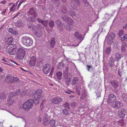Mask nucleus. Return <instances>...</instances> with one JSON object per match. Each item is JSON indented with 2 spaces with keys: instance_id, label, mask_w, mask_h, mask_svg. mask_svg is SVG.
<instances>
[{
  "instance_id": "1",
  "label": "nucleus",
  "mask_w": 127,
  "mask_h": 127,
  "mask_svg": "<svg viewBox=\"0 0 127 127\" xmlns=\"http://www.w3.org/2000/svg\"><path fill=\"white\" fill-rule=\"evenodd\" d=\"M54 68L53 67L51 68V65L49 64H45L43 68V72L46 74H48L50 71V73L48 75L49 77L52 76L54 71Z\"/></svg>"
},
{
  "instance_id": "2",
  "label": "nucleus",
  "mask_w": 127,
  "mask_h": 127,
  "mask_svg": "<svg viewBox=\"0 0 127 127\" xmlns=\"http://www.w3.org/2000/svg\"><path fill=\"white\" fill-rule=\"evenodd\" d=\"M34 101L33 99H30L25 102L22 105V108L26 111L29 110L33 106Z\"/></svg>"
},
{
  "instance_id": "3",
  "label": "nucleus",
  "mask_w": 127,
  "mask_h": 127,
  "mask_svg": "<svg viewBox=\"0 0 127 127\" xmlns=\"http://www.w3.org/2000/svg\"><path fill=\"white\" fill-rule=\"evenodd\" d=\"M112 102V103H111L110 105L114 109L120 108L123 106V104L121 102L118 100L117 99Z\"/></svg>"
},
{
  "instance_id": "4",
  "label": "nucleus",
  "mask_w": 127,
  "mask_h": 127,
  "mask_svg": "<svg viewBox=\"0 0 127 127\" xmlns=\"http://www.w3.org/2000/svg\"><path fill=\"white\" fill-rule=\"evenodd\" d=\"M22 41L23 43L27 46L32 45L33 43L32 39L30 37L26 36L22 38Z\"/></svg>"
},
{
  "instance_id": "5",
  "label": "nucleus",
  "mask_w": 127,
  "mask_h": 127,
  "mask_svg": "<svg viewBox=\"0 0 127 127\" xmlns=\"http://www.w3.org/2000/svg\"><path fill=\"white\" fill-rule=\"evenodd\" d=\"M25 51L21 48H19L16 52V57L17 59L20 60L23 59L25 55Z\"/></svg>"
},
{
  "instance_id": "6",
  "label": "nucleus",
  "mask_w": 127,
  "mask_h": 127,
  "mask_svg": "<svg viewBox=\"0 0 127 127\" xmlns=\"http://www.w3.org/2000/svg\"><path fill=\"white\" fill-rule=\"evenodd\" d=\"M73 23V22L71 19L69 18L66 23H64L63 25L64 28L66 30H71V28L70 25H72Z\"/></svg>"
},
{
  "instance_id": "7",
  "label": "nucleus",
  "mask_w": 127,
  "mask_h": 127,
  "mask_svg": "<svg viewBox=\"0 0 127 127\" xmlns=\"http://www.w3.org/2000/svg\"><path fill=\"white\" fill-rule=\"evenodd\" d=\"M117 97L113 94H109L108 97L107 102L110 105L112 102L117 99Z\"/></svg>"
},
{
  "instance_id": "8",
  "label": "nucleus",
  "mask_w": 127,
  "mask_h": 127,
  "mask_svg": "<svg viewBox=\"0 0 127 127\" xmlns=\"http://www.w3.org/2000/svg\"><path fill=\"white\" fill-rule=\"evenodd\" d=\"M42 92V91L40 89L38 90L35 92L33 95V97L34 98H40Z\"/></svg>"
},
{
  "instance_id": "9",
  "label": "nucleus",
  "mask_w": 127,
  "mask_h": 127,
  "mask_svg": "<svg viewBox=\"0 0 127 127\" xmlns=\"http://www.w3.org/2000/svg\"><path fill=\"white\" fill-rule=\"evenodd\" d=\"M63 101V99L60 97H56L51 100V103L54 104H59Z\"/></svg>"
},
{
  "instance_id": "10",
  "label": "nucleus",
  "mask_w": 127,
  "mask_h": 127,
  "mask_svg": "<svg viewBox=\"0 0 127 127\" xmlns=\"http://www.w3.org/2000/svg\"><path fill=\"white\" fill-rule=\"evenodd\" d=\"M115 36V34L112 33L109 35L107 38H106L105 40H106L108 44H110L112 43V40L114 38Z\"/></svg>"
},
{
  "instance_id": "11",
  "label": "nucleus",
  "mask_w": 127,
  "mask_h": 127,
  "mask_svg": "<svg viewBox=\"0 0 127 127\" xmlns=\"http://www.w3.org/2000/svg\"><path fill=\"white\" fill-rule=\"evenodd\" d=\"M29 15L31 16H37L36 12L35 9L33 8H32L30 9L29 11L27 13Z\"/></svg>"
},
{
  "instance_id": "12",
  "label": "nucleus",
  "mask_w": 127,
  "mask_h": 127,
  "mask_svg": "<svg viewBox=\"0 0 127 127\" xmlns=\"http://www.w3.org/2000/svg\"><path fill=\"white\" fill-rule=\"evenodd\" d=\"M112 87L114 89H116L118 88L120 84L119 82L117 80H113L110 82Z\"/></svg>"
},
{
  "instance_id": "13",
  "label": "nucleus",
  "mask_w": 127,
  "mask_h": 127,
  "mask_svg": "<svg viewBox=\"0 0 127 127\" xmlns=\"http://www.w3.org/2000/svg\"><path fill=\"white\" fill-rule=\"evenodd\" d=\"M10 45H8L7 46L5 49V51L7 53H8L11 55H13L14 53L13 52V50L12 47Z\"/></svg>"
},
{
  "instance_id": "14",
  "label": "nucleus",
  "mask_w": 127,
  "mask_h": 127,
  "mask_svg": "<svg viewBox=\"0 0 127 127\" xmlns=\"http://www.w3.org/2000/svg\"><path fill=\"white\" fill-rule=\"evenodd\" d=\"M36 61L35 57H33L31 58V60L29 62L30 65L32 66H34Z\"/></svg>"
},
{
  "instance_id": "15",
  "label": "nucleus",
  "mask_w": 127,
  "mask_h": 127,
  "mask_svg": "<svg viewBox=\"0 0 127 127\" xmlns=\"http://www.w3.org/2000/svg\"><path fill=\"white\" fill-rule=\"evenodd\" d=\"M87 95L86 90L85 89H83L81 91V100L85 99Z\"/></svg>"
},
{
  "instance_id": "16",
  "label": "nucleus",
  "mask_w": 127,
  "mask_h": 127,
  "mask_svg": "<svg viewBox=\"0 0 127 127\" xmlns=\"http://www.w3.org/2000/svg\"><path fill=\"white\" fill-rule=\"evenodd\" d=\"M114 56H112L108 61L109 66L110 67L113 66L114 65Z\"/></svg>"
},
{
  "instance_id": "17",
  "label": "nucleus",
  "mask_w": 127,
  "mask_h": 127,
  "mask_svg": "<svg viewBox=\"0 0 127 127\" xmlns=\"http://www.w3.org/2000/svg\"><path fill=\"white\" fill-rule=\"evenodd\" d=\"M126 111L124 109H122L119 112V115L120 117L123 118L125 116L126 114Z\"/></svg>"
},
{
  "instance_id": "18",
  "label": "nucleus",
  "mask_w": 127,
  "mask_h": 127,
  "mask_svg": "<svg viewBox=\"0 0 127 127\" xmlns=\"http://www.w3.org/2000/svg\"><path fill=\"white\" fill-rule=\"evenodd\" d=\"M29 90L26 89H24L21 92V94L22 96H26V95H30L31 93L30 94V92L29 93H28L29 92Z\"/></svg>"
},
{
  "instance_id": "19",
  "label": "nucleus",
  "mask_w": 127,
  "mask_h": 127,
  "mask_svg": "<svg viewBox=\"0 0 127 127\" xmlns=\"http://www.w3.org/2000/svg\"><path fill=\"white\" fill-rule=\"evenodd\" d=\"M13 78L11 75H8L5 78V81L7 83L13 82Z\"/></svg>"
},
{
  "instance_id": "20",
  "label": "nucleus",
  "mask_w": 127,
  "mask_h": 127,
  "mask_svg": "<svg viewBox=\"0 0 127 127\" xmlns=\"http://www.w3.org/2000/svg\"><path fill=\"white\" fill-rule=\"evenodd\" d=\"M12 96H9V95L7 99V103L9 105H11L14 102V99H12Z\"/></svg>"
},
{
  "instance_id": "21",
  "label": "nucleus",
  "mask_w": 127,
  "mask_h": 127,
  "mask_svg": "<svg viewBox=\"0 0 127 127\" xmlns=\"http://www.w3.org/2000/svg\"><path fill=\"white\" fill-rule=\"evenodd\" d=\"M28 28L31 30H34L37 28L34 24L30 23L28 25Z\"/></svg>"
},
{
  "instance_id": "22",
  "label": "nucleus",
  "mask_w": 127,
  "mask_h": 127,
  "mask_svg": "<svg viewBox=\"0 0 127 127\" xmlns=\"http://www.w3.org/2000/svg\"><path fill=\"white\" fill-rule=\"evenodd\" d=\"M49 42L50 44V45L51 47L52 48H53L56 43L55 39L53 37L51 38L50 40L49 41Z\"/></svg>"
},
{
  "instance_id": "23",
  "label": "nucleus",
  "mask_w": 127,
  "mask_h": 127,
  "mask_svg": "<svg viewBox=\"0 0 127 127\" xmlns=\"http://www.w3.org/2000/svg\"><path fill=\"white\" fill-rule=\"evenodd\" d=\"M13 41V38L12 37H9L7 41L5 42V44H6L10 45L11 46H13V44H11Z\"/></svg>"
},
{
  "instance_id": "24",
  "label": "nucleus",
  "mask_w": 127,
  "mask_h": 127,
  "mask_svg": "<svg viewBox=\"0 0 127 127\" xmlns=\"http://www.w3.org/2000/svg\"><path fill=\"white\" fill-rule=\"evenodd\" d=\"M123 57V56L119 53H117L116 54L115 58H114L115 61H118Z\"/></svg>"
},
{
  "instance_id": "25",
  "label": "nucleus",
  "mask_w": 127,
  "mask_h": 127,
  "mask_svg": "<svg viewBox=\"0 0 127 127\" xmlns=\"http://www.w3.org/2000/svg\"><path fill=\"white\" fill-rule=\"evenodd\" d=\"M127 43H123L122 44L121 47V50L122 52H125L126 50V47L127 46Z\"/></svg>"
},
{
  "instance_id": "26",
  "label": "nucleus",
  "mask_w": 127,
  "mask_h": 127,
  "mask_svg": "<svg viewBox=\"0 0 127 127\" xmlns=\"http://www.w3.org/2000/svg\"><path fill=\"white\" fill-rule=\"evenodd\" d=\"M37 16L34 17V16H29V17L27 19L28 21L31 22H35V18Z\"/></svg>"
},
{
  "instance_id": "27",
  "label": "nucleus",
  "mask_w": 127,
  "mask_h": 127,
  "mask_svg": "<svg viewBox=\"0 0 127 127\" xmlns=\"http://www.w3.org/2000/svg\"><path fill=\"white\" fill-rule=\"evenodd\" d=\"M79 81L78 78L76 77H74L73 78L71 84L72 85H74L77 83Z\"/></svg>"
},
{
  "instance_id": "28",
  "label": "nucleus",
  "mask_w": 127,
  "mask_h": 127,
  "mask_svg": "<svg viewBox=\"0 0 127 127\" xmlns=\"http://www.w3.org/2000/svg\"><path fill=\"white\" fill-rule=\"evenodd\" d=\"M68 13L72 16H76V15L75 12L71 8L68 11Z\"/></svg>"
},
{
  "instance_id": "29",
  "label": "nucleus",
  "mask_w": 127,
  "mask_h": 127,
  "mask_svg": "<svg viewBox=\"0 0 127 127\" xmlns=\"http://www.w3.org/2000/svg\"><path fill=\"white\" fill-rule=\"evenodd\" d=\"M35 30H36L35 33V35L38 37H40L42 34L41 31L38 29H36Z\"/></svg>"
},
{
  "instance_id": "30",
  "label": "nucleus",
  "mask_w": 127,
  "mask_h": 127,
  "mask_svg": "<svg viewBox=\"0 0 127 127\" xmlns=\"http://www.w3.org/2000/svg\"><path fill=\"white\" fill-rule=\"evenodd\" d=\"M20 91V90H18L15 93L11 92L9 93V96H12L13 97V96H16L19 94Z\"/></svg>"
},
{
  "instance_id": "31",
  "label": "nucleus",
  "mask_w": 127,
  "mask_h": 127,
  "mask_svg": "<svg viewBox=\"0 0 127 127\" xmlns=\"http://www.w3.org/2000/svg\"><path fill=\"white\" fill-rule=\"evenodd\" d=\"M61 12L63 13H66L67 11V9L66 6L64 5H62L61 6Z\"/></svg>"
},
{
  "instance_id": "32",
  "label": "nucleus",
  "mask_w": 127,
  "mask_h": 127,
  "mask_svg": "<svg viewBox=\"0 0 127 127\" xmlns=\"http://www.w3.org/2000/svg\"><path fill=\"white\" fill-rule=\"evenodd\" d=\"M111 48L110 47H107L106 48L105 51V53L106 54H109L111 51Z\"/></svg>"
},
{
  "instance_id": "33",
  "label": "nucleus",
  "mask_w": 127,
  "mask_h": 127,
  "mask_svg": "<svg viewBox=\"0 0 127 127\" xmlns=\"http://www.w3.org/2000/svg\"><path fill=\"white\" fill-rule=\"evenodd\" d=\"M61 18L65 22V23H66L68 20V19L69 18L67 16L65 15H62Z\"/></svg>"
},
{
  "instance_id": "34",
  "label": "nucleus",
  "mask_w": 127,
  "mask_h": 127,
  "mask_svg": "<svg viewBox=\"0 0 127 127\" xmlns=\"http://www.w3.org/2000/svg\"><path fill=\"white\" fill-rule=\"evenodd\" d=\"M81 87L78 86H77L76 87V90L77 93L79 95H80V90Z\"/></svg>"
},
{
  "instance_id": "35",
  "label": "nucleus",
  "mask_w": 127,
  "mask_h": 127,
  "mask_svg": "<svg viewBox=\"0 0 127 127\" xmlns=\"http://www.w3.org/2000/svg\"><path fill=\"white\" fill-rule=\"evenodd\" d=\"M52 2L57 6L59 5L60 2V0H51Z\"/></svg>"
},
{
  "instance_id": "36",
  "label": "nucleus",
  "mask_w": 127,
  "mask_h": 127,
  "mask_svg": "<svg viewBox=\"0 0 127 127\" xmlns=\"http://www.w3.org/2000/svg\"><path fill=\"white\" fill-rule=\"evenodd\" d=\"M121 40L123 42L125 43L126 40H127V34H125L123 37H122Z\"/></svg>"
},
{
  "instance_id": "37",
  "label": "nucleus",
  "mask_w": 127,
  "mask_h": 127,
  "mask_svg": "<svg viewBox=\"0 0 127 127\" xmlns=\"http://www.w3.org/2000/svg\"><path fill=\"white\" fill-rule=\"evenodd\" d=\"M56 75L58 78L59 79H60L62 78V73L60 71L57 72L56 73Z\"/></svg>"
},
{
  "instance_id": "38",
  "label": "nucleus",
  "mask_w": 127,
  "mask_h": 127,
  "mask_svg": "<svg viewBox=\"0 0 127 127\" xmlns=\"http://www.w3.org/2000/svg\"><path fill=\"white\" fill-rule=\"evenodd\" d=\"M55 25L54 22L53 20H51L49 23L48 25L49 27L52 28L54 27Z\"/></svg>"
},
{
  "instance_id": "39",
  "label": "nucleus",
  "mask_w": 127,
  "mask_h": 127,
  "mask_svg": "<svg viewBox=\"0 0 127 127\" xmlns=\"http://www.w3.org/2000/svg\"><path fill=\"white\" fill-rule=\"evenodd\" d=\"M71 2H74L78 6H80V5L81 2L79 0H71Z\"/></svg>"
},
{
  "instance_id": "40",
  "label": "nucleus",
  "mask_w": 127,
  "mask_h": 127,
  "mask_svg": "<svg viewBox=\"0 0 127 127\" xmlns=\"http://www.w3.org/2000/svg\"><path fill=\"white\" fill-rule=\"evenodd\" d=\"M69 103L67 102H66L64 104H63L64 107L68 109H70V107Z\"/></svg>"
},
{
  "instance_id": "41",
  "label": "nucleus",
  "mask_w": 127,
  "mask_h": 127,
  "mask_svg": "<svg viewBox=\"0 0 127 127\" xmlns=\"http://www.w3.org/2000/svg\"><path fill=\"white\" fill-rule=\"evenodd\" d=\"M8 31L14 34H16L17 33V32L14 30L12 28H9L8 30Z\"/></svg>"
},
{
  "instance_id": "42",
  "label": "nucleus",
  "mask_w": 127,
  "mask_h": 127,
  "mask_svg": "<svg viewBox=\"0 0 127 127\" xmlns=\"http://www.w3.org/2000/svg\"><path fill=\"white\" fill-rule=\"evenodd\" d=\"M69 109H64L63 110L62 112L63 114L67 115L69 114Z\"/></svg>"
},
{
  "instance_id": "43",
  "label": "nucleus",
  "mask_w": 127,
  "mask_h": 127,
  "mask_svg": "<svg viewBox=\"0 0 127 127\" xmlns=\"http://www.w3.org/2000/svg\"><path fill=\"white\" fill-rule=\"evenodd\" d=\"M55 121L54 120H52L50 121L49 124H50L51 125H52V127H55Z\"/></svg>"
},
{
  "instance_id": "44",
  "label": "nucleus",
  "mask_w": 127,
  "mask_h": 127,
  "mask_svg": "<svg viewBox=\"0 0 127 127\" xmlns=\"http://www.w3.org/2000/svg\"><path fill=\"white\" fill-rule=\"evenodd\" d=\"M6 97L7 96L4 93H2L0 94V97L1 99L6 98Z\"/></svg>"
},
{
  "instance_id": "45",
  "label": "nucleus",
  "mask_w": 127,
  "mask_h": 127,
  "mask_svg": "<svg viewBox=\"0 0 127 127\" xmlns=\"http://www.w3.org/2000/svg\"><path fill=\"white\" fill-rule=\"evenodd\" d=\"M49 118L44 119L43 124L44 125L46 126L49 124V122H48L49 121Z\"/></svg>"
},
{
  "instance_id": "46",
  "label": "nucleus",
  "mask_w": 127,
  "mask_h": 127,
  "mask_svg": "<svg viewBox=\"0 0 127 127\" xmlns=\"http://www.w3.org/2000/svg\"><path fill=\"white\" fill-rule=\"evenodd\" d=\"M55 23L56 24L57 27L59 26L60 25H62V26H63V23H62L61 22L59 19L55 21Z\"/></svg>"
},
{
  "instance_id": "47",
  "label": "nucleus",
  "mask_w": 127,
  "mask_h": 127,
  "mask_svg": "<svg viewBox=\"0 0 127 127\" xmlns=\"http://www.w3.org/2000/svg\"><path fill=\"white\" fill-rule=\"evenodd\" d=\"M15 82L16 83H19L20 82L19 78L16 77L14 76L13 78V82Z\"/></svg>"
},
{
  "instance_id": "48",
  "label": "nucleus",
  "mask_w": 127,
  "mask_h": 127,
  "mask_svg": "<svg viewBox=\"0 0 127 127\" xmlns=\"http://www.w3.org/2000/svg\"><path fill=\"white\" fill-rule=\"evenodd\" d=\"M16 7V5L13 4L10 10L11 11H14L15 10V8Z\"/></svg>"
},
{
  "instance_id": "49",
  "label": "nucleus",
  "mask_w": 127,
  "mask_h": 127,
  "mask_svg": "<svg viewBox=\"0 0 127 127\" xmlns=\"http://www.w3.org/2000/svg\"><path fill=\"white\" fill-rule=\"evenodd\" d=\"M57 66H58V67L60 66L61 67H62V68H63L64 67V64L63 62L61 61V62Z\"/></svg>"
},
{
  "instance_id": "50",
  "label": "nucleus",
  "mask_w": 127,
  "mask_h": 127,
  "mask_svg": "<svg viewBox=\"0 0 127 127\" xmlns=\"http://www.w3.org/2000/svg\"><path fill=\"white\" fill-rule=\"evenodd\" d=\"M124 31L123 30H121L119 31L118 33V36L119 37H121L123 34H124Z\"/></svg>"
},
{
  "instance_id": "51",
  "label": "nucleus",
  "mask_w": 127,
  "mask_h": 127,
  "mask_svg": "<svg viewBox=\"0 0 127 127\" xmlns=\"http://www.w3.org/2000/svg\"><path fill=\"white\" fill-rule=\"evenodd\" d=\"M68 68L67 67H66L64 70V73L67 74L68 73Z\"/></svg>"
},
{
  "instance_id": "52",
  "label": "nucleus",
  "mask_w": 127,
  "mask_h": 127,
  "mask_svg": "<svg viewBox=\"0 0 127 127\" xmlns=\"http://www.w3.org/2000/svg\"><path fill=\"white\" fill-rule=\"evenodd\" d=\"M70 5L72 8L74 9L75 10L76 8V6L75 4L74 3H71Z\"/></svg>"
},
{
  "instance_id": "53",
  "label": "nucleus",
  "mask_w": 127,
  "mask_h": 127,
  "mask_svg": "<svg viewBox=\"0 0 127 127\" xmlns=\"http://www.w3.org/2000/svg\"><path fill=\"white\" fill-rule=\"evenodd\" d=\"M42 24L44 25L45 27L47 26L48 25L47 21L46 20H43Z\"/></svg>"
},
{
  "instance_id": "54",
  "label": "nucleus",
  "mask_w": 127,
  "mask_h": 127,
  "mask_svg": "<svg viewBox=\"0 0 127 127\" xmlns=\"http://www.w3.org/2000/svg\"><path fill=\"white\" fill-rule=\"evenodd\" d=\"M81 1L84 3L85 4L86 6H88L89 5V3L86 0H81Z\"/></svg>"
},
{
  "instance_id": "55",
  "label": "nucleus",
  "mask_w": 127,
  "mask_h": 127,
  "mask_svg": "<svg viewBox=\"0 0 127 127\" xmlns=\"http://www.w3.org/2000/svg\"><path fill=\"white\" fill-rule=\"evenodd\" d=\"M34 102L35 103V104H38L39 103V100L40 98H34Z\"/></svg>"
},
{
  "instance_id": "56",
  "label": "nucleus",
  "mask_w": 127,
  "mask_h": 127,
  "mask_svg": "<svg viewBox=\"0 0 127 127\" xmlns=\"http://www.w3.org/2000/svg\"><path fill=\"white\" fill-rule=\"evenodd\" d=\"M76 105V103L74 102H73L72 103H71L70 104V106L72 107H75V106Z\"/></svg>"
},
{
  "instance_id": "57",
  "label": "nucleus",
  "mask_w": 127,
  "mask_h": 127,
  "mask_svg": "<svg viewBox=\"0 0 127 127\" xmlns=\"http://www.w3.org/2000/svg\"><path fill=\"white\" fill-rule=\"evenodd\" d=\"M63 26H62V25H60L59 26L57 27L61 31H62L63 30Z\"/></svg>"
},
{
  "instance_id": "58",
  "label": "nucleus",
  "mask_w": 127,
  "mask_h": 127,
  "mask_svg": "<svg viewBox=\"0 0 127 127\" xmlns=\"http://www.w3.org/2000/svg\"><path fill=\"white\" fill-rule=\"evenodd\" d=\"M37 20L38 22L42 24L44 20L37 18Z\"/></svg>"
},
{
  "instance_id": "59",
  "label": "nucleus",
  "mask_w": 127,
  "mask_h": 127,
  "mask_svg": "<svg viewBox=\"0 0 127 127\" xmlns=\"http://www.w3.org/2000/svg\"><path fill=\"white\" fill-rule=\"evenodd\" d=\"M87 67L88 70L89 71H90V69L93 67L92 66V65H87Z\"/></svg>"
},
{
  "instance_id": "60",
  "label": "nucleus",
  "mask_w": 127,
  "mask_h": 127,
  "mask_svg": "<svg viewBox=\"0 0 127 127\" xmlns=\"http://www.w3.org/2000/svg\"><path fill=\"white\" fill-rule=\"evenodd\" d=\"M82 35L79 34L78 37L77 38V40H79L81 39L82 37Z\"/></svg>"
},
{
  "instance_id": "61",
  "label": "nucleus",
  "mask_w": 127,
  "mask_h": 127,
  "mask_svg": "<svg viewBox=\"0 0 127 127\" xmlns=\"http://www.w3.org/2000/svg\"><path fill=\"white\" fill-rule=\"evenodd\" d=\"M79 33V32H75L74 34V36L77 38L78 37Z\"/></svg>"
},
{
  "instance_id": "62",
  "label": "nucleus",
  "mask_w": 127,
  "mask_h": 127,
  "mask_svg": "<svg viewBox=\"0 0 127 127\" xmlns=\"http://www.w3.org/2000/svg\"><path fill=\"white\" fill-rule=\"evenodd\" d=\"M6 9H4V10L3 11L1 12V14H2L3 15H5V14L6 12Z\"/></svg>"
},
{
  "instance_id": "63",
  "label": "nucleus",
  "mask_w": 127,
  "mask_h": 127,
  "mask_svg": "<svg viewBox=\"0 0 127 127\" xmlns=\"http://www.w3.org/2000/svg\"><path fill=\"white\" fill-rule=\"evenodd\" d=\"M43 118L44 119H45L49 118V117L48 116V115H47L46 114L43 117Z\"/></svg>"
},
{
  "instance_id": "64",
  "label": "nucleus",
  "mask_w": 127,
  "mask_h": 127,
  "mask_svg": "<svg viewBox=\"0 0 127 127\" xmlns=\"http://www.w3.org/2000/svg\"><path fill=\"white\" fill-rule=\"evenodd\" d=\"M123 28L124 29H126L127 28V23L125 26H123Z\"/></svg>"
}]
</instances>
